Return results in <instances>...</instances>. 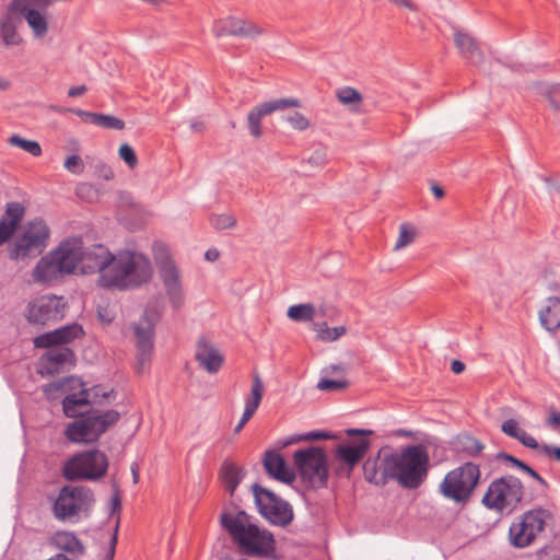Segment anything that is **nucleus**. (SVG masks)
Returning <instances> with one entry per match:
<instances>
[{
    "mask_svg": "<svg viewBox=\"0 0 560 560\" xmlns=\"http://www.w3.org/2000/svg\"><path fill=\"white\" fill-rule=\"evenodd\" d=\"M416 233L409 224L402 223L399 230V236L396 242L395 248H401L413 242Z\"/></svg>",
    "mask_w": 560,
    "mask_h": 560,
    "instance_id": "49",
    "label": "nucleus"
},
{
    "mask_svg": "<svg viewBox=\"0 0 560 560\" xmlns=\"http://www.w3.org/2000/svg\"><path fill=\"white\" fill-rule=\"evenodd\" d=\"M48 499L52 502V515L61 522L71 521L81 511H88L95 502L91 488L72 485L62 486L56 498Z\"/></svg>",
    "mask_w": 560,
    "mask_h": 560,
    "instance_id": "11",
    "label": "nucleus"
},
{
    "mask_svg": "<svg viewBox=\"0 0 560 560\" xmlns=\"http://www.w3.org/2000/svg\"><path fill=\"white\" fill-rule=\"evenodd\" d=\"M119 158L128 165L129 168L133 170L138 164V158L136 151L128 143H122L118 150Z\"/></svg>",
    "mask_w": 560,
    "mask_h": 560,
    "instance_id": "47",
    "label": "nucleus"
},
{
    "mask_svg": "<svg viewBox=\"0 0 560 560\" xmlns=\"http://www.w3.org/2000/svg\"><path fill=\"white\" fill-rule=\"evenodd\" d=\"M430 456L424 445L412 444L400 452L383 446L375 457L363 463V474L368 482L383 487L388 480H396L408 490L418 489L427 479Z\"/></svg>",
    "mask_w": 560,
    "mask_h": 560,
    "instance_id": "1",
    "label": "nucleus"
},
{
    "mask_svg": "<svg viewBox=\"0 0 560 560\" xmlns=\"http://www.w3.org/2000/svg\"><path fill=\"white\" fill-rule=\"evenodd\" d=\"M250 489L255 505L261 517L271 525L282 528L292 524L294 511L288 501L259 483H254Z\"/></svg>",
    "mask_w": 560,
    "mask_h": 560,
    "instance_id": "12",
    "label": "nucleus"
},
{
    "mask_svg": "<svg viewBox=\"0 0 560 560\" xmlns=\"http://www.w3.org/2000/svg\"><path fill=\"white\" fill-rule=\"evenodd\" d=\"M219 475L225 490L230 493L231 497H233L236 488L244 479L246 471L243 467H240L233 462L225 459L222 463Z\"/></svg>",
    "mask_w": 560,
    "mask_h": 560,
    "instance_id": "30",
    "label": "nucleus"
},
{
    "mask_svg": "<svg viewBox=\"0 0 560 560\" xmlns=\"http://www.w3.org/2000/svg\"><path fill=\"white\" fill-rule=\"evenodd\" d=\"M528 448L547 456L549 459L560 462V446H555L546 443H538L537 440L534 438Z\"/></svg>",
    "mask_w": 560,
    "mask_h": 560,
    "instance_id": "42",
    "label": "nucleus"
},
{
    "mask_svg": "<svg viewBox=\"0 0 560 560\" xmlns=\"http://www.w3.org/2000/svg\"><path fill=\"white\" fill-rule=\"evenodd\" d=\"M96 126L102 127L104 129L109 130H122L125 128V121L118 117H115L113 115L102 114L100 113L98 117L96 118Z\"/></svg>",
    "mask_w": 560,
    "mask_h": 560,
    "instance_id": "44",
    "label": "nucleus"
},
{
    "mask_svg": "<svg viewBox=\"0 0 560 560\" xmlns=\"http://www.w3.org/2000/svg\"><path fill=\"white\" fill-rule=\"evenodd\" d=\"M210 223L215 230H226L236 225V219L233 215L223 213L213 215L210 219Z\"/></svg>",
    "mask_w": 560,
    "mask_h": 560,
    "instance_id": "48",
    "label": "nucleus"
},
{
    "mask_svg": "<svg viewBox=\"0 0 560 560\" xmlns=\"http://www.w3.org/2000/svg\"><path fill=\"white\" fill-rule=\"evenodd\" d=\"M501 431L512 438L517 440L522 445L525 447H529L532 441L534 440V436L528 434L524 429H521L518 427V423L515 419H508L502 422L501 424Z\"/></svg>",
    "mask_w": 560,
    "mask_h": 560,
    "instance_id": "34",
    "label": "nucleus"
},
{
    "mask_svg": "<svg viewBox=\"0 0 560 560\" xmlns=\"http://www.w3.org/2000/svg\"><path fill=\"white\" fill-rule=\"evenodd\" d=\"M232 505L236 509V512L223 510L219 522L240 552L249 557H275L277 542L273 534L254 523L253 516L245 510Z\"/></svg>",
    "mask_w": 560,
    "mask_h": 560,
    "instance_id": "2",
    "label": "nucleus"
},
{
    "mask_svg": "<svg viewBox=\"0 0 560 560\" xmlns=\"http://www.w3.org/2000/svg\"><path fill=\"white\" fill-rule=\"evenodd\" d=\"M13 15L16 14L9 13V10L7 9V12L0 20V35L7 46L19 45L22 42L16 32L15 19Z\"/></svg>",
    "mask_w": 560,
    "mask_h": 560,
    "instance_id": "33",
    "label": "nucleus"
},
{
    "mask_svg": "<svg viewBox=\"0 0 560 560\" xmlns=\"http://www.w3.org/2000/svg\"><path fill=\"white\" fill-rule=\"evenodd\" d=\"M50 229L42 218L30 221L24 231L14 243L8 246V255L11 260L24 261L42 255L48 246Z\"/></svg>",
    "mask_w": 560,
    "mask_h": 560,
    "instance_id": "9",
    "label": "nucleus"
},
{
    "mask_svg": "<svg viewBox=\"0 0 560 560\" xmlns=\"http://www.w3.org/2000/svg\"><path fill=\"white\" fill-rule=\"evenodd\" d=\"M262 466L272 479L292 485L296 479L295 471L289 467L285 458L276 450H267L264 454Z\"/></svg>",
    "mask_w": 560,
    "mask_h": 560,
    "instance_id": "23",
    "label": "nucleus"
},
{
    "mask_svg": "<svg viewBox=\"0 0 560 560\" xmlns=\"http://www.w3.org/2000/svg\"><path fill=\"white\" fill-rule=\"evenodd\" d=\"M108 457L98 448L75 453L62 466V477L67 481H98L108 471Z\"/></svg>",
    "mask_w": 560,
    "mask_h": 560,
    "instance_id": "8",
    "label": "nucleus"
},
{
    "mask_svg": "<svg viewBox=\"0 0 560 560\" xmlns=\"http://www.w3.org/2000/svg\"><path fill=\"white\" fill-rule=\"evenodd\" d=\"M154 258L159 267L160 278L164 284L172 306L178 310L184 303L180 273L171 258L166 246L162 243L153 244Z\"/></svg>",
    "mask_w": 560,
    "mask_h": 560,
    "instance_id": "15",
    "label": "nucleus"
},
{
    "mask_svg": "<svg viewBox=\"0 0 560 560\" xmlns=\"http://www.w3.org/2000/svg\"><path fill=\"white\" fill-rule=\"evenodd\" d=\"M520 470L523 471L524 474H526L527 476H529L530 478H533L535 481L537 479H539V477H540V475L532 466H529L526 463L523 464V466Z\"/></svg>",
    "mask_w": 560,
    "mask_h": 560,
    "instance_id": "64",
    "label": "nucleus"
},
{
    "mask_svg": "<svg viewBox=\"0 0 560 560\" xmlns=\"http://www.w3.org/2000/svg\"><path fill=\"white\" fill-rule=\"evenodd\" d=\"M326 161V150L325 148H317L308 158V163L315 166H320Z\"/></svg>",
    "mask_w": 560,
    "mask_h": 560,
    "instance_id": "58",
    "label": "nucleus"
},
{
    "mask_svg": "<svg viewBox=\"0 0 560 560\" xmlns=\"http://www.w3.org/2000/svg\"><path fill=\"white\" fill-rule=\"evenodd\" d=\"M115 255L102 244H94L91 247H82L80 259V271L84 275L98 272L100 276L107 272L112 267Z\"/></svg>",
    "mask_w": 560,
    "mask_h": 560,
    "instance_id": "20",
    "label": "nucleus"
},
{
    "mask_svg": "<svg viewBox=\"0 0 560 560\" xmlns=\"http://www.w3.org/2000/svg\"><path fill=\"white\" fill-rule=\"evenodd\" d=\"M265 387L261 381V377L258 373L253 375V383L250 388V395L247 397L248 399L255 401L260 405L262 396H264Z\"/></svg>",
    "mask_w": 560,
    "mask_h": 560,
    "instance_id": "50",
    "label": "nucleus"
},
{
    "mask_svg": "<svg viewBox=\"0 0 560 560\" xmlns=\"http://www.w3.org/2000/svg\"><path fill=\"white\" fill-rule=\"evenodd\" d=\"M82 247L81 238L72 237L62 241L57 248L52 249V255L57 256L63 265V272L71 275L77 267L80 268Z\"/></svg>",
    "mask_w": 560,
    "mask_h": 560,
    "instance_id": "24",
    "label": "nucleus"
},
{
    "mask_svg": "<svg viewBox=\"0 0 560 560\" xmlns=\"http://www.w3.org/2000/svg\"><path fill=\"white\" fill-rule=\"evenodd\" d=\"M77 388H84V382L75 375H70L43 385L42 390L48 399H54L55 392L75 390Z\"/></svg>",
    "mask_w": 560,
    "mask_h": 560,
    "instance_id": "31",
    "label": "nucleus"
},
{
    "mask_svg": "<svg viewBox=\"0 0 560 560\" xmlns=\"http://www.w3.org/2000/svg\"><path fill=\"white\" fill-rule=\"evenodd\" d=\"M285 120L296 130H305L310 127V120L301 113L294 112L285 117Z\"/></svg>",
    "mask_w": 560,
    "mask_h": 560,
    "instance_id": "54",
    "label": "nucleus"
},
{
    "mask_svg": "<svg viewBox=\"0 0 560 560\" xmlns=\"http://www.w3.org/2000/svg\"><path fill=\"white\" fill-rule=\"evenodd\" d=\"M152 278L150 259L137 252L122 250L115 255L112 267L98 277V285L119 291L136 289Z\"/></svg>",
    "mask_w": 560,
    "mask_h": 560,
    "instance_id": "3",
    "label": "nucleus"
},
{
    "mask_svg": "<svg viewBox=\"0 0 560 560\" xmlns=\"http://www.w3.org/2000/svg\"><path fill=\"white\" fill-rule=\"evenodd\" d=\"M83 406L77 394H69L62 399V410L67 418L77 419L80 417L81 412H78L77 408Z\"/></svg>",
    "mask_w": 560,
    "mask_h": 560,
    "instance_id": "43",
    "label": "nucleus"
},
{
    "mask_svg": "<svg viewBox=\"0 0 560 560\" xmlns=\"http://www.w3.org/2000/svg\"><path fill=\"white\" fill-rule=\"evenodd\" d=\"M314 330L317 331L318 339L331 342L340 338L346 334V327L345 326H337L334 328H329L327 326L326 322L323 323H314Z\"/></svg>",
    "mask_w": 560,
    "mask_h": 560,
    "instance_id": "38",
    "label": "nucleus"
},
{
    "mask_svg": "<svg viewBox=\"0 0 560 560\" xmlns=\"http://www.w3.org/2000/svg\"><path fill=\"white\" fill-rule=\"evenodd\" d=\"M547 424L555 430L559 429L560 428V412L557 410H551L547 418Z\"/></svg>",
    "mask_w": 560,
    "mask_h": 560,
    "instance_id": "60",
    "label": "nucleus"
},
{
    "mask_svg": "<svg viewBox=\"0 0 560 560\" xmlns=\"http://www.w3.org/2000/svg\"><path fill=\"white\" fill-rule=\"evenodd\" d=\"M67 275L63 272V265L57 256L52 255V250L43 256L33 270V278L36 282L48 283Z\"/></svg>",
    "mask_w": 560,
    "mask_h": 560,
    "instance_id": "25",
    "label": "nucleus"
},
{
    "mask_svg": "<svg viewBox=\"0 0 560 560\" xmlns=\"http://www.w3.org/2000/svg\"><path fill=\"white\" fill-rule=\"evenodd\" d=\"M112 490H113V494H112V498H110V515H115L117 514V518L120 514V511H121V508H122V503H121V498H120V489H119V485L113 480L112 481Z\"/></svg>",
    "mask_w": 560,
    "mask_h": 560,
    "instance_id": "52",
    "label": "nucleus"
},
{
    "mask_svg": "<svg viewBox=\"0 0 560 560\" xmlns=\"http://www.w3.org/2000/svg\"><path fill=\"white\" fill-rule=\"evenodd\" d=\"M51 0H11L9 13L24 18L36 37H43L48 31V22L42 11H46Z\"/></svg>",
    "mask_w": 560,
    "mask_h": 560,
    "instance_id": "17",
    "label": "nucleus"
},
{
    "mask_svg": "<svg viewBox=\"0 0 560 560\" xmlns=\"http://www.w3.org/2000/svg\"><path fill=\"white\" fill-rule=\"evenodd\" d=\"M336 96L338 101L345 105H359L363 100L362 94L351 86L338 89Z\"/></svg>",
    "mask_w": 560,
    "mask_h": 560,
    "instance_id": "41",
    "label": "nucleus"
},
{
    "mask_svg": "<svg viewBox=\"0 0 560 560\" xmlns=\"http://www.w3.org/2000/svg\"><path fill=\"white\" fill-rule=\"evenodd\" d=\"M25 214V207L19 201L8 202L0 220H5L9 225L19 230Z\"/></svg>",
    "mask_w": 560,
    "mask_h": 560,
    "instance_id": "35",
    "label": "nucleus"
},
{
    "mask_svg": "<svg viewBox=\"0 0 560 560\" xmlns=\"http://www.w3.org/2000/svg\"><path fill=\"white\" fill-rule=\"evenodd\" d=\"M90 390L93 404L95 405H103V399L115 398L116 396V393L113 388L106 392L101 384L94 385L90 388Z\"/></svg>",
    "mask_w": 560,
    "mask_h": 560,
    "instance_id": "51",
    "label": "nucleus"
},
{
    "mask_svg": "<svg viewBox=\"0 0 560 560\" xmlns=\"http://www.w3.org/2000/svg\"><path fill=\"white\" fill-rule=\"evenodd\" d=\"M346 435L350 439L339 443L335 448V458L347 467V477H350L354 467L360 464L371 447L369 436L374 432L369 429H347Z\"/></svg>",
    "mask_w": 560,
    "mask_h": 560,
    "instance_id": "14",
    "label": "nucleus"
},
{
    "mask_svg": "<svg viewBox=\"0 0 560 560\" xmlns=\"http://www.w3.org/2000/svg\"><path fill=\"white\" fill-rule=\"evenodd\" d=\"M536 497L526 492L522 480L514 475H504L492 480L482 497L481 503L489 510L513 512L524 504L532 503Z\"/></svg>",
    "mask_w": 560,
    "mask_h": 560,
    "instance_id": "4",
    "label": "nucleus"
},
{
    "mask_svg": "<svg viewBox=\"0 0 560 560\" xmlns=\"http://www.w3.org/2000/svg\"><path fill=\"white\" fill-rule=\"evenodd\" d=\"M195 359L203 370L211 374L219 372L224 363V357L205 338L197 343Z\"/></svg>",
    "mask_w": 560,
    "mask_h": 560,
    "instance_id": "27",
    "label": "nucleus"
},
{
    "mask_svg": "<svg viewBox=\"0 0 560 560\" xmlns=\"http://www.w3.org/2000/svg\"><path fill=\"white\" fill-rule=\"evenodd\" d=\"M97 170L100 172V176L103 177L104 179L110 180L114 178V172L109 166L102 164L97 166Z\"/></svg>",
    "mask_w": 560,
    "mask_h": 560,
    "instance_id": "62",
    "label": "nucleus"
},
{
    "mask_svg": "<svg viewBox=\"0 0 560 560\" xmlns=\"http://www.w3.org/2000/svg\"><path fill=\"white\" fill-rule=\"evenodd\" d=\"M537 90L539 95H541L549 103L556 113L560 112V83H540L537 85Z\"/></svg>",
    "mask_w": 560,
    "mask_h": 560,
    "instance_id": "36",
    "label": "nucleus"
},
{
    "mask_svg": "<svg viewBox=\"0 0 560 560\" xmlns=\"http://www.w3.org/2000/svg\"><path fill=\"white\" fill-rule=\"evenodd\" d=\"M494 458H495L497 460H503V462H505V463L510 464L511 466H513V467L517 468L518 470L522 468L523 464L525 463V462H523V460L518 459L517 457H515L514 455L509 454V453L503 452V451H502V452H499V453L494 456Z\"/></svg>",
    "mask_w": 560,
    "mask_h": 560,
    "instance_id": "57",
    "label": "nucleus"
},
{
    "mask_svg": "<svg viewBox=\"0 0 560 560\" xmlns=\"http://www.w3.org/2000/svg\"><path fill=\"white\" fill-rule=\"evenodd\" d=\"M75 192H77V196L80 198H88L91 195H94L95 190L93 189L92 185H90V184H80L77 187Z\"/></svg>",
    "mask_w": 560,
    "mask_h": 560,
    "instance_id": "59",
    "label": "nucleus"
},
{
    "mask_svg": "<svg viewBox=\"0 0 560 560\" xmlns=\"http://www.w3.org/2000/svg\"><path fill=\"white\" fill-rule=\"evenodd\" d=\"M315 307L311 303L295 304L288 308L287 315L294 322H308L315 315Z\"/></svg>",
    "mask_w": 560,
    "mask_h": 560,
    "instance_id": "37",
    "label": "nucleus"
},
{
    "mask_svg": "<svg viewBox=\"0 0 560 560\" xmlns=\"http://www.w3.org/2000/svg\"><path fill=\"white\" fill-rule=\"evenodd\" d=\"M86 86L85 85H73L69 89L68 91V96L69 97H77V96H81L83 95L85 92H86Z\"/></svg>",
    "mask_w": 560,
    "mask_h": 560,
    "instance_id": "63",
    "label": "nucleus"
},
{
    "mask_svg": "<svg viewBox=\"0 0 560 560\" xmlns=\"http://www.w3.org/2000/svg\"><path fill=\"white\" fill-rule=\"evenodd\" d=\"M51 108L59 114L70 112V113L79 116L84 122H89V124H92L95 126H96V121H97L96 118L100 115V113L88 112V110H83L80 108H66V107H60V106H51Z\"/></svg>",
    "mask_w": 560,
    "mask_h": 560,
    "instance_id": "45",
    "label": "nucleus"
},
{
    "mask_svg": "<svg viewBox=\"0 0 560 560\" xmlns=\"http://www.w3.org/2000/svg\"><path fill=\"white\" fill-rule=\"evenodd\" d=\"M16 231L18 230L9 225L5 220H0V246L8 243Z\"/></svg>",
    "mask_w": 560,
    "mask_h": 560,
    "instance_id": "55",
    "label": "nucleus"
},
{
    "mask_svg": "<svg viewBox=\"0 0 560 560\" xmlns=\"http://www.w3.org/2000/svg\"><path fill=\"white\" fill-rule=\"evenodd\" d=\"M65 167L72 174L80 175L84 171V163L82 159L77 155L72 154L69 155L65 161Z\"/></svg>",
    "mask_w": 560,
    "mask_h": 560,
    "instance_id": "53",
    "label": "nucleus"
},
{
    "mask_svg": "<svg viewBox=\"0 0 560 560\" xmlns=\"http://www.w3.org/2000/svg\"><path fill=\"white\" fill-rule=\"evenodd\" d=\"M118 529H119V518L116 520V525H115L113 535H112V537L109 539V544H108V551L105 555L104 560H114L116 546H117V541H118Z\"/></svg>",
    "mask_w": 560,
    "mask_h": 560,
    "instance_id": "56",
    "label": "nucleus"
},
{
    "mask_svg": "<svg viewBox=\"0 0 560 560\" xmlns=\"http://www.w3.org/2000/svg\"><path fill=\"white\" fill-rule=\"evenodd\" d=\"M301 103L298 98H278L271 100L259 105H256L250 109L247 115V127L249 133L255 139H259L262 136L261 119L277 110H283L290 107H300Z\"/></svg>",
    "mask_w": 560,
    "mask_h": 560,
    "instance_id": "19",
    "label": "nucleus"
},
{
    "mask_svg": "<svg viewBox=\"0 0 560 560\" xmlns=\"http://www.w3.org/2000/svg\"><path fill=\"white\" fill-rule=\"evenodd\" d=\"M119 419L120 413L115 409L100 412L92 408L80 413V417L67 425L65 436L75 444H93Z\"/></svg>",
    "mask_w": 560,
    "mask_h": 560,
    "instance_id": "5",
    "label": "nucleus"
},
{
    "mask_svg": "<svg viewBox=\"0 0 560 560\" xmlns=\"http://www.w3.org/2000/svg\"><path fill=\"white\" fill-rule=\"evenodd\" d=\"M454 44L459 50L460 56L468 63L478 66L483 62L485 55L475 37L463 31L454 33Z\"/></svg>",
    "mask_w": 560,
    "mask_h": 560,
    "instance_id": "26",
    "label": "nucleus"
},
{
    "mask_svg": "<svg viewBox=\"0 0 560 560\" xmlns=\"http://www.w3.org/2000/svg\"><path fill=\"white\" fill-rule=\"evenodd\" d=\"M56 548L79 558L85 555L86 548L73 532L59 530L51 537Z\"/></svg>",
    "mask_w": 560,
    "mask_h": 560,
    "instance_id": "28",
    "label": "nucleus"
},
{
    "mask_svg": "<svg viewBox=\"0 0 560 560\" xmlns=\"http://www.w3.org/2000/svg\"><path fill=\"white\" fill-rule=\"evenodd\" d=\"M337 439V435L324 430H314L304 434H294L288 441H285L282 446H287L290 444L299 443L302 441H320V440H332Z\"/></svg>",
    "mask_w": 560,
    "mask_h": 560,
    "instance_id": "39",
    "label": "nucleus"
},
{
    "mask_svg": "<svg viewBox=\"0 0 560 560\" xmlns=\"http://www.w3.org/2000/svg\"><path fill=\"white\" fill-rule=\"evenodd\" d=\"M85 336L84 328L79 323H71L36 336L33 339L36 349H57Z\"/></svg>",
    "mask_w": 560,
    "mask_h": 560,
    "instance_id": "18",
    "label": "nucleus"
},
{
    "mask_svg": "<svg viewBox=\"0 0 560 560\" xmlns=\"http://www.w3.org/2000/svg\"><path fill=\"white\" fill-rule=\"evenodd\" d=\"M539 320L548 331L555 332L560 328V298L550 296L546 300V305L539 311Z\"/></svg>",
    "mask_w": 560,
    "mask_h": 560,
    "instance_id": "29",
    "label": "nucleus"
},
{
    "mask_svg": "<svg viewBox=\"0 0 560 560\" xmlns=\"http://www.w3.org/2000/svg\"><path fill=\"white\" fill-rule=\"evenodd\" d=\"M212 33L215 37L236 36L255 38L264 33V30L253 22L229 16L214 21Z\"/></svg>",
    "mask_w": 560,
    "mask_h": 560,
    "instance_id": "22",
    "label": "nucleus"
},
{
    "mask_svg": "<svg viewBox=\"0 0 560 560\" xmlns=\"http://www.w3.org/2000/svg\"><path fill=\"white\" fill-rule=\"evenodd\" d=\"M455 448L458 454L476 458L485 450V444L469 434H458L455 442Z\"/></svg>",
    "mask_w": 560,
    "mask_h": 560,
    "instance_id": "32",
    "label": "nucleus"
},
{
    "mask_svg": "<svg viewBox=\"0 0 560 560\" xmlns=\"http://www.w3.org/2000/svg\"><path fill=\"white\" fill-rule=\"evenodd\" d=\"M350 383L347 380H331L322 377L317 383V388L323 392H338L349 387Z\"/></svg>",
    "mask_w": 560,
    "mask_h": 560,
    "instance_id": "46",
    "label": "nucleus"
},
{
    "mask_svg": "<svg viewBox=\"0 0 560 560\" xmlns=\"http://www.w3.org/2000/svg\"><path fill=\"white\" fill-rule=\"evenodd\" d=\"M293 464L301 481L307 489L327 488L329 462L324 447L308 446L296 450L293 453Z\"/></svg>",
    "mask_w": 560,
    "mask_h": 560,
    "instance_id": "7",
    "label": "nucleus"
},
{
    "mask_svg": "<svg viewBox=\"0 0 560 560\" xmlns=\"http://www.w3.org/2000/svg\"><path fill=\"white\" fill-rule=\"evenodd\" d=\"M37 363V374L40 376H54L63 372L65 365L70 363L74 365L75 353L69 347H61L57 349H46Z\"/></svg>",
    "mask_w": 560,
    "mask_h": 560,
    "instance_id": "21",
    "label": "nucleus"
},
{
    "mask_svg": "<svg viewBox=\"0 0 560 560\" xmlns=\"http://www.w3.org/2000/svg\"><path fill=\"white\" fill-rule=\"evenodd\" d=\"M77 395L79 396V400L82 405L89 406L93 404L90 388H81Z\"/></svg>",
    "mask_w": 560,
    "mask_h": 560,
    "instance_id": "61",
    "label": "nucleus"
},
{
    "mask_svg": "<svg viewBox=\"0 0 560 560\" xmlns=\"http://www.w3.org/2000/svg\"><path fill=\"white\" fill-rule=\"evenodd\" d=\"M552 513L544 508L526 511L517 523L509 529L510 542L515 548L530 546L536 535L545 529L546 521L552 518Z\"/></svg>",
    "mask_w": 560,
    "mask_h": 560,
    "instance_id": "13",
    "label": "nucleus"
},
{
    "mask_svg": "<svg viewBox=\"0 0 560 560\" xmlns=\"http://www.w3.org/2000/svg\"><path fill=\"white\" fill-rule=\"evenodd\" d=\"M68 306L65 296L45 294L28 302L25 316L30 324L45 326L63 319Z\"/></svg>",
    "mask_w": 560,
    "mask_h": 560,
    "instance_id": "16",
    "label": "nucleus"
},
{
    "mask_svg": "<svg viewBox=\"0 0 560 560\" xmlns=\"http://www.w3.org/2000/svg\"><path fill=\"white\" fill-rule=\"evenodd\" d=\"M163 317V306L160 303H149L137 323L131 325L137 349L138 372L150 361L155 339V326Z\"/></svg>",
    "mask_w": 560,
    "mask_h": 560,
    "instance_id": "10",
    "label": "nucleus"
},
{
    "mask_svg": "<svg viewBox=\"0 0 560 560\" xmlns=\"http://www.w3.org/2000/svg\"><path fill=\"white\" fill-rule=\"evenodd\" d=\"M9 143L21 148L33 156H39L42 154L40 144L35 140H28L19 135H13L9 138Z\"/></svg>",
    "mask_w": 560,
    "mask_h": 560,
    "instance_id": "40",
    "label": "nucleus"
},
{
    "mask_svg": "<svg viewBox=\"0 0 560 560\" xmlns=\"http://www.w3.org/2000/svg\"><path fill=\"white\" fill-rule=\"evenodd\" d=\"M479 465L466 462L450 470L439 485V492L445 499L458 505H466L480 483Z\"/></svg>",
    "mask_w": 560,
    "mask_h": 560,
    "instance_id": "6",
    "label": "nucleus"
}]
</instances>
